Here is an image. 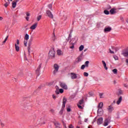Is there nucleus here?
I'll list each match as a JSON object with an SVG mask.
<instances>
[{
  "label": "nucleus",
  "instance_id": "obj_6",
  "mask_svg": "<svg viewBox=\"0 0 128 128\" xmlns=\"http://www.w3.org/2000/svg\"><path fill=\"white\" fill-rule=\"evenodd\" d=\"M54 70H55L53 74H56L58 72V68H60V66L57 64H54Z\"/></svg>",
  "mask_w": 128,
  "mask_h": 128
},
{
  "label": "nucleus",
  "instance_id": "obj_29",
  "mask_svg": "<svg viewBox=\"0 0 128 128\" xmlns=\"http://www.w3.org/2000/svg\"><path fill=\"white\" fill-rule=\"evenodd\" d=\"M117 94H118V96H120L121 94H122V90H118V92Z\"/></svg>",
  "mask_w": 128,
  "mask_h": 128
},
{
  "label": "nucleus",
  "instance_id": "obj_49",
  "mask_svg": "<svg viewBox=\"0 0 128 128\" xmlns=\"http://www.w3.org/2000/svg\"><path fill=\"white\" fill-rule=\"evenodd\" d=\"M110 8H112V7L110 5L106 8V10H110Z\"/></svg>",
  "mask_w": 128,
  "mask_h": 128
},
{
  "label": "nucleus",
  "instance_id": "obj_62",
  "mask_svg": "<svg viewBox=\"0 0 128 128\" xmlns=\"http://www.w3.org/2000/svg\"><path fill=\"white\" fill-rule=\"evenodd\" d=\"M6 40H4V41L2 42L3 44H6Z\"/></svg>",
  "mask_w": 128,
  "mask_h": 128
},
{
  "label": "nucleus",
  "instance_id": "obj_5",
  "mask_svg": "<svg viewBox=\"0 0 128 128\" xmlns=\"http://www.w3.org/2000/svg\"><path fill=\"white\" fill-rule=\"evenodd\" d=\"M46 14L50 18H54V15L50 10H46Z\"/></svg>",
  "mask_w": 128,
  "mask_h": 128
},
{
  "label": "nucleus",
  "instance_id": "obj_32",
  "mask_svg": "<svg viewBox=\"0 0 128 128\" xmlns=\"http://www.w3.org/2000/svg\"><path fill=\"white\" fill-rule=\"evenodd\" d=\"M57 54H58V56H60L62 54V51L60 50H58Z\"/></svg>",
  "mask_w": 128,
  "mask_h": 128
},
{
  "label": "nucleus",
  "instance_id": "obj_39",
  "mask_svg": "<svg viewBox=\"0 0 128 128\" xmlns=\"http://www.w3.org/2000/svg\"><path fill=\"white\" fill-rule=\"evenodd\" d=\"M99 96H100V98H102V96H104V93H100Z\"/></svg>",
  "mask_w": 128,
  "mask_h": 128
},
{
  "label": "nucleus",
  "instance_id": "obj_19",
  "mask_svg": "<svg viewBox=\"0 0 128 128\" xmlns=\"http://www.w3.org/2000/svg\"><path fill=\"white\" fill-rule=\"evenodd\" d=\"M54 124L56 126V128H60V123L58 122H54Z\"/></svg>",
  "mask_w": 128,
  "mask_h": 128
},
{
  "label": "nucleus",
  "instance_id": "obj_56",
  "mask_svg": "<svg viewBox=\"0 0 128 128\" xmlns=\"http://www.w3.org/2000/svg\"><path fill=\"white\" fill-rule=\"evenodd\" d=\"M26 19L28 22V20H30V17L27 16L26 18Z\"/></svg>",
  "mask_w": 128,
  "mask_h": 128
},
{
  "label": "nucleus",
  "instance_id": "obj_11",
  "mask_svg": "<svg viewBox=\"0 0 128 128\" xmlns=\"http://www.w3.org/2000/svg\"><path fill=\"white\" fill-rule=\"evenodd\" d=\"M37 26H38V22H36L35 24H33L32 26L30 27V29L36 30Z\"/></svg>",
  "mask_w": 128,
  "mask_h": 128
},
{
  "label": "nucleus",
  "instance_id": "obj_47",
  "mask_svg": "<svg viewBox=\"0 0 128 128\" xmlns=\"http://www.w3.org/2000/svg\"><path fill=\"white\" fill-rule=\"evenodd\" d=\"M68 128H74V126H72V124H70L68 126Z\"/></svg>",
  "mask_w": 128,
  "mask_h": 128
},
{
  "label": "nucleus",
  "instance_id": "obj_3",
  "mask_svg": "<svg viewBox=\"0 0 128 128\" xmlns=\"http://www.w3.org/2000/svg\"><path fill=\"white\" fill-rule=\"evenodd\" d=\"M103 106L104 103H102V102H100L98 106V114L99 116H102V112L100 111V110H102V108Z\"/></svg>",
  "mask_w": 128,
  "mask_h": 128
},
{
  "label": "nucleus",
  "instance_id": "obj_41",
  "mask_svg": "<svg viewBox=\"0 0 128 128\" xmlns=\"http://www.w3.org/2000/svg\"><path fill=\"white\" fill-rule=\"evenodd\" d=\"M85 68H86V66L84 64H83L81 66V70H84Z\"/></svg>",
  "mask_w": 128,
  "mask_h": 128
},
{
  "label": "nucleus",
  "instance_id": "obj_4",
  "mask_svg": "<svg viewBox=\"0 0 128 128\" xmlns=\"http://www.w3.org/2000/svg\"><path fill=\"white\" fill-rule=\"evenodd\" d=\"M42 64H40L38 66L36 70V74L37 76H40V68H42Z\"/></svg>",
  "mask_w": 128,
  "mask_h": 128
},
{
  "label": "nucleus",
  "instance_id": "obj_7",
  "mask_svg": "<svg viewBox=\"0 0 128 128\" xmlns=\"http://www.w3.org/2000/svg\"><path fill=\"white\" fill-rule=\"evenodd\" d=\"M110 122V118H108L106 119L104 123V126H108V124Z\"/></svg>",
  "mask_w": 128,
  "mask_h": 128
},
{
  "label": "nucleus",
  "instance_id": "obj_1",
  "mask_svg": "<svg viewBox=\"0 0 128 128\" xmlns=\"http://www.w3.org/2000/svg\"><path fill=\"white\" fill-rule=\"evenodd\" d=\"M48 56L50 58H52V60L56 58V51H54V48H52L49 51Z\"/></svg>",
  "mask_w": 128,
  "mask_h": 128
},
{
  "label": "nucleus",
  "instance_id": "obj_36",
  "mask_svg": "<svg viewBox=\"0 0 128 128\" xmlns=\"http://www.w3.org/2000/svg\"><path fill=\"white\" fill-rule=\"evenodd\" d=\"M59 92H60V94H62L64 92V89L62 88H60L59 90Z\"/></svg>",
  "mask_w": 128,
  "mask_h": 128
},
{
  "label": "nucleus",
  "instance_id": "obj_57",
  "mask_svg": "<svg viewBox=\"0 0 128 128\" xmlns=\"http://www.w3.org/2000/svg\"><path fill=\"white\" fill-rule=\"evenodd\" d=\"M4 20V18L0 16V20Z\"/></svg>",
  "mask_w": 128,
  "mask_h": 128
},
{
  "label": "nucleus",
  "instance_id": "obj_48",
  "mask_svg": "<svg viewBox=\"0 0 128 128\" xmlns=\"http://www.w3.org/2000/svg\"><path fill=\"white\" fill-rule=\"evenodd\" d=\"M28 44V42L24 40V46H26V44Z\"/></svg>",
  "mask_w": 128,
  "mask_h": 128
},
{
  "label": "nucleus",
  "instance_id": "obj_60",
  "mask_svg": "<svg viewBox=\"0 0 128 128\" xmlns=\"http://www.w3.org/2000/svg\"><path fill=\"white\" fill-rule=\"evenodd\" d=\"M124 88H128V85L126 84H124Z\"/></svg>",
  "mask_w": 128,
  "mask_h": 128
},
{
  "label": "nucleus",
  "instance_id": "obj_52",
  "mask_svg": "<svg viewBox=\"0 0 128 128\" xmlns=\"http://www.w3.org/2000/svg\"><path fill=\"white\" fill-rule=\"evenodd\" d=\"M26 14L28 17L30 16V14L28 12H26Z\"/></svg>",
  "mask_w": 128,
  "mask_h": 128
},
{
  "label": "nucleus",
  "instance_id": "obj_37",
  "mask_svg": "<svg viewBox=\"0 0 128 128\" xmlns=\"http://www.w3.org/2000/svg\"><path fill=\"white\" fill-rule=\"evenodd\" d=\"M114 58L115 60H118V56H114Z\"/></svg>",
  "mask_w": 128,
  "mask_h": 128
},
{
  "label": "nucleus",
  "instance_id": "obj_9",
  "mask_svg": "<svg viewBox=\"0 0 128 128\" xmlns=\"http://www.w3.org/2000/svg\"><path fill=\"white\" fill-rule=\"evenodd\" d=\"M71 78L72 80H76V78H78V76L75 73L71 72L70 73Z\"/></svg>",
  "mask_w": 128,
  "mask_h": 128
},
{
  "label": "nucleus",
  "instance_id": "obj_28",
  "mask_svg": "<svg viewBox=\"0 0 128 128\" xmlns=\"http://www.w3.org/2000/svg\"><path fill=\"white\" fill-rule=\"evenodd\" d=\"M112 72L114 74H118V70L116 68H114L112 70Z\"/></svg>",
  "mask_w": 128,
  "mask_h": 128
},
{
  "label": "nucleus",
  "instance_id": "obj_2",
  "mask_svg": "<svg viewBox=\"0 0 128 128\" xmlns=\"http://www.w3.org/2000/svg\"><path fill=\"white\" fill-rule=\"evenodd\" d=\"M66 97H64L63 100H62V108L60 112H59V114L60 116H62V114H64V108H66Z\"/></svg>",
  "mask_w": 128,
  "mask_h": 128
},
{
  "label": "nucleus",
  "instance_id": "obj_46",
  "mask_svg": "<svg viewBox=\"0 0 128 128\" xmlns=\"http://www.w3.org/2000/svg\"><path fill=\"white\" fill-rule=\"evenodd\" d=\"M18 76H24V72H20L18 74Z\"/></svg>",
  "mask_w": 128,
  "mask_h": 128
},
{
  "label": "nucleus",
  "instance_id": "obj_58",
  "mask_svg": "<svg viewBox=\"0 0 128 128\" xmlns=\"http://www.w3.org/2000/svg\"><path fill=\"white\" fill-rule=\"evenodd\" d=\"M88 118H86V119L84 120L85 122H88Z\"/></svg>",
  "mask_w": 128,
  "mask_h": 128
},
{
  "label": "nucleus",
  "instance_id": "obj_30",
  "mask_svg": "<svg viewBox=\"0 0 128 128\" xmlns=\"http://www.w3.org/2000/svg\"><path fill=\"white\" fill-rule=\"evenodd\" d=\"M84 104V99H82L79 101L78 104Z\"/></svg>",
  "mask_w": 128,
  "mask_h": 128
},
{
  "label": "nucleus",
  "instance_id": "obj_35",
  "mask_svg": "<svg viewBox=\"0 0 128 128\" xmlns=\"http://www.w3.org/2000/svg\"><path fill=\"white\" fill-rule=\"evenodd\" d=\"M84 76H88V73L86 72H84Z\"/></svg>",
  "mask_w": 128,
  "mask_h": 128
},
{
  "label": "nucleus",
  "instance_id": "obj_45",
  "mask_svg": "<svg viewBox=\"0 0 128 128\" xmlns=\"http://www.w3.org/2000/svg\"><path fill=\"white\" fill-rule=\"evenodd\" d=\"M52 40L54 41L56 40V35L54 34V36L52 37Z\"/></svg>",
  "mask_w": 128,
  "mask_h": 128
},
{
  "label": "nucleus",
  "instance_id": "obj_14",
  "mask_svg": "<svg viewBox=\"0 0 128 128\" xmlns=\"http://www.w3.org/2000/svg\"><path fill=\"white\" fill-rule=\"evenodd\" d=\"M98 124H102V118H100L97 120Z\"/></svg>",
  "mask_w": 128,
  "mask_h": 128
},
{
  "label": "nucleus",
  "instance_id": "obj_15",
  "mask_svg": "<svg viewBox=\"0 0 128 128\" xmlns=\"http://www.w3.org/2000/svg\"><path fill=\"white\" fill-rule=\"evenodd\" d=\"M116 8H112L110 10V13L111 14H114L116 12Z\"/></svg>",
  "mask_w": 128,
  "mask_h": 128
},
{
  "label": "nucleus",
  "instance_id": "obj_18",
  "mask_svg": "<svg viewBox=\"0 0 128 128\" xmlns=\"http://www.w3.org/2000/svg\"><path fill=\"white\" fill-rule=\"evenodd\" d=\"M18 0H16L15 2L12 3V7L13 8H14L16 6V3L18 2Z\"/></svg>",
  "mask_w": 128,
  "mask_h": 128
},
{
  "label": "nucleus",
  "instance_id": "obj_59",
  "mask_svg": "<svg viewBox=\"0 0 128 128\" xmlns=\"http://www.w3.org/2000/svg\"><path fill=\"white\" fill-rule=\"evenodd\" d=\"M126 62L128 66V59H126Z\"/></svg>",
  "mask_w": 128,
  "mask_h": 128
},
{
  "label": "nucleus",
  "instance_id": "obj_34",
  "mask_svg": "<svg viewBox=\"0 0 128 128\" xmlns=\"http://www.w3.org/2000/svg\"><path fill=\"white\" fill-rule=\"evenodd\" d=\"M67 112H70L72 110L70 109V106H68V107L66 108Z\"/></svg>",
  "mask_w": 128,
  "mask_h": 128
},
{
  "label": "nucleus",
  "instance_id": "obj_27",
  "mask_svg": "<svg viewBox=\"0 0 128 128\" xmlns=\"http://www.w3.org/2000/svg\"><path fill=\"white\" fill-rule=\"evenodd\" d=\"M88 64H90V62L88 61H86L85 62V66H86V68H88Z\"/></svg>",
  "mask_w": 128,
  "mask_h": 128
},
{
  "label": "nucleus",
  "instance_id": "obj_42",
  "mask_svg": "<svg viewBox=\"0 0 128 128\" xmlns=\"http://www.w3.org/2000/svg\"><path fill=\"white\" fill-rule=\"evenodd\" d=\"M56 94H60V90H56Z\"/></svg>",
  "mask_w": 128,
  "mask_h": 128
},
{
  "label": "nucleus",
  "instance_id": "obj_22",
  "mask_svg": "<svg viewBox=\"0 0 128 128\" xmlns=\"http://www.w3.org/2000/svg\"><path fill=\"white\" fill-rule=\"evenodd\" d=\"M102 63L104 64V66L105 70H108V67L106 66V62L104 60H102Z\"/></svg>",
  "mask_w": 128,
  "mask_h": 128
},
{
  "label": "nucleus",
  "instance_id": "obj_20",
  "mask_svg": "<svg viewBox=\"0 0 128 128\" xmlns=\"http://www.w3.org/2000/svg\"><path fill=\"white\" fill-rule=\"evenodd\" d=\"M31 44H30V43L28 44V54H30V46H31Z\"/></svg>",
  "mask_w": 128,
  "mask_h": 128
},
{
  "label": "nucleus",
  "instance_id": "obj_16",
  "mask_svg": "<svg viewBox=\"0 0 128 128\" xmlns=\"http://www.w3.org/2000/svg\"><path fill=\"white\" fill-rule=\"evenodd\" d=\"M110 30H112V28L110 27L105 28L104 29V32H110Z\"/></svg>",
  "mask_w": 128,
  "mask_h": 128
},
{
  "label": "nucleus",
  "instance_id": "obj_63",
  "mask_svg": "<svg viewBox=\"0 0 128 128\" xmlns=\"http://www.w3.org/2000/svg\"><path fill=\"white\" fill-rule=\"evenodd\" d=\"M24 60H28V58H26V57H24Z\"/></svg>",
  "mask_w": 128,
  "mask_h": 128
},
{
  "label": "nucleus",
  "instance_id": "obj_38",
  "mask_svg": "<svg viewBox=\"0 0 128 128\" xmlns=\"http://www.w3.org/2000/svg\"><path fill=\"white\" fill-rule=\"evenodd\" d=\"M8 4H10V2H6L4 6L6 8H8Z\"/></svg>",
  "mask_w": 128,
  "mask_h": 128
},
{
  "label": "nucleus",
  "instance_id": "obj_54",
  "mask_svg": "<svg viewBox=\"0 0 128 128\" xmlns=\"http://www.w3.org/2000/svg\"><path fill=\"white\" fill-rule=\"evenodd\" d=\"M16 44H20V40H16Z\"/></svg>",
  "mask_w": 128,
  "mask_h": 128
},
{
  "label": "nucleus",
  "instance_id": "obj_64",
  "mask_svg": "<svg viewBox=\"0 0 128 128\" xmlns=\"http://www.w3.org/2000/svg\"><path fill=\"white\" fill-rule=\"evenodd\" d=\"M63 126H66V123H65V124H63Z\"/></svg>",
  "mask_w": 128,
  "mask_h": 128
},
{
  "label": "nucleus",
  "instance_id": "obj_10",
  "mask_svg": "<svg viewBox=\"0 0 128 128\" xmlns=\"http://www.w3.org/2000/svg\"><path fill=\"white\" fill-rule=\"evenodd\" d=\"M82 60V56H80L78 58L76 59L74 64H78Z\"/></svg>",
  "mask_w": 128,
  "mask_h": 128
},
{
  "label": "nucleus",
  "instance_id": "obj_51",
  "mask_svg": "<svg viewBox=\"0 0 128 128\" xmlns=\"http://www.w3.org/2000/svg\"><path fill=\"white\" fill-rule=\"evenodd\" d=\"M50 112L52 113V114H54V110L53 109H52L50 110Z\"/></svg>",
  "mask_w": 128,
  "mask_h": 128
},
{
  "label": "nucleus",
  "instance_id": "obj_23",
  "mask_svg": "<svg viewBox=\"0 0 128 128\" xmlns=\"http://www.w3.org/2000/svg\"><path fill=\"white\" fill-rule=\"evenodd\" d=\"M15 48L16 52H20V46L16 45V44H15Z\"/></svg>",
  "mask_w": 128,
  "mask_h": 128
},
{
  "label": "nucleus",
  "instance_id": "obj_26",
  "mask_svg": "<svg viewBox=\"0 0 128 128\" xmlns=\"http://www.w3.org/2000/svg\"><path fill=\"white\" fill-rule=\"evenodd\" d=\"M122 56H128V52H122Z\"/></svg>",
  "mask_w": 128,
  "mask_h": 128
},
{
  "label": "nucleus",
  "instance_id": "obj_12",
  "mask_svg": "<svg viewBox=\"0 0 128 128\" xmlns=\"http://www.w3.org/2000/svg\"><path fill=\"white\" fill-rule=\"evenodd\" d=\"M76 42H72L70 43V48H71L72 50H74V44H76Z\"/></svg>",
  "mask_w": 128,
  "mask_h": 128
},
{
  "label": "nucleus",
  "instance_id": "obj_53",
  "mask_svg": "<svg viewBox=\"0 0 128 128\" xmlns=\"http://www.w3.org/2000/svg\"><path fill=\"white\" fill-rule=\"evenodd\" d=\"M52 96V98L54 99V100H56V96L54 95V94H53Z\"/></svg>",
  "mask_w": 128,
  "mask_h": 128
},
{
  "label": "nucleus",
  "instance_id": "obj_40",
  "mask_svg": "<svg viewBox=\"0 0 128 128\" xmlns=\"http://www.w3.org/2000/svg\"><path fill=\"white\" fill-rule=\"evenodd\" d=\"M78 108H80V110H82V106H80V104H78Z\"/></svg>",
  "mask_w": 128,
  "mask_h": 128
},
{
  "label": "nucleus",
  "instance_id": "obj_25",
  "mask_svg": "<svg viewBox=\"0 0 128 128\" xmlns=\"http://www.w3.org/2000/svg\"><path fill=\"white\" fill-rule=\"evenodd\" d=\"M84 48V46L83 45H81L80 46V47L79 48V50L80 52H82V50Z\"/></svg>",
  "mask_w": 128,
  "mask_h": 128
},
{
  "label": "nucleus",
  "instance_id": "obj_43",
  "mask_svg": "<svg viewBox=\"0 0 128 128\" xmlns=\"http://www.w3.org/2000/svg\"><path fill=\"white\" fill-rule=\"evenodd\" d=\"M70 34H72V32ZM69 34L68 39L67 40V42H68V40H70V38H72V34Z\"/></svg>",
  "mask_w": 128,
  "mask_h": 128
},
{
  "label": "nucleus",
  "instance_id": "obj_61",
  "mask_svg": "<svg viewBox=\"0 0 128 128\" xmlns=\"http://www.w3.org/2000/svg\"><path fill=\"white\" fill-rule=\"evenodd\" d=\"M112 50H116V48L114 46H112Z\"/></svg>",
  "mask_w": 128,
  "mask_h": 128
},
{
  "label": "nucleus",
  "instance_id": "obj_17",
  "mask_svg": "<svg viewBox=\"0 0 128 128\" xmlns=\"http://www.w3.org/2000/svg\"><path fill=\"white\" fill-rule=\"evenodd\" d=\"M122 97L120 96L119 98L118 99V101L116 102L117 104H120V102H122Z\"/></svg>",
  "mask_w": 128,
  "mask_h": 128
},
{
  "label": "nucleus",
  "instance_id": "obj_21",
  "mask_svg": "<svg viewBox=\"0 0 128 128\" xmlns=\"http://www.w3.org/2000/svg\"><path fill=\"white\" fill-rule=\"evenodd\" d=\"M28 38H30V36L28 34H26L24 36V40H28Z\"/></svg>",
  "mask_w": 128,
  "mask_h": 128
},
{
  "label": "nucleus",
  "instance_id": "obj_8",
  "mask_svg": "<svg viewBox=\"0 0 128 128\" xmlns=\"http://www.w3.org/2000/svg\"><path fill=\"white\" fill-rule=\"evenodd\" d=\"M60 86L62 88H64V90H66L68 88V86H66V84L64 83L60 82Z\"/></svg>",
  "mask_w": 128,
  "mask_h": 128
},
{
  "label": "nucleus",
  "instance_id": "obj_44",
  "mask_svg": "<svg viewBox=\"0 0 128 128\" xmlns=\"http://www.w3.org/2000/svg\"><path fill=\"white\" fill-rule=\"evenodd\" d=\"M0 126H2V128H4V124L2 122H1Z\"/></svg>",
  "mask_w": 128,
  "mask_h": 128
},
{
  "label": "nucleus",
  "instance_id": "obj_31",
  "mask_svg": "<svg viewBox=\"0 0 128 128\" xmlns=\"http://www.w3.org/2000/svg\"><path fill=\"white\" fill-rule=\"evenodd\" d=\"M41 18H42V15H40V16H37V20H38V22H40V20Z\"/></svg>",
  "mask_w": 128,
  "mask_h": 128
},
{
  "label": "nucleus",
  "instance_id": "obj_33",
  "mask_svg": "<svg viewBox=\"0 0 128 128\" xmlns=\"http://www.w3.org/2000/svg\"><path fill=\"white\" fill-rule=\"evenodd\" d=\"M104 14H110V12L108 10H104Z\"/></svg>",
  "mask_w": 128,
  "mask_h": 128
},
{
  "label": "nucleus",
  "instance_id": "obj_13",
  "mask_svg": "<svg viewBox=\"0 0 128 128\" xmlns=\"http://www.w3.org/2000/svg\"><path fill=\"white\" fill-rule=\"evenodd\" d=\"M112 104L110 106H108V107L107 108L109 112H112L114 110V107H112Z\"/></svg>",
  "mask_w": 128,
  "mask_h": 128
},
{
  "label": "nucleus",
  "instance_id": "obj_50",
  "mask_svg": "<svg viewBox=\"0 0 128 128\" xmlns=\"http://www.w3.org/2000/svg\"><path fill=\"white\" fill-rule=\"evenodd\" d=\"M110 54H114V51H112V50L110 48L109 49Z\"/></svg>",
  "mask_w": 128,
  "mask_h": 128
},
{
  "label": "nucleus",
  "instance_id": "obj_24",
  "mask_svg": "<svg viewBox=\"0 0 128 128\" xmlns=\"http://www.w3.org/2000/svg\"><path fill=\"white\" fill-rule=\"evenodd\" d=\"M48 8L50 10H52V4H48Z\"/></svg>",
  "mask_w": 128,
  "mask_h": 128
},
{
  "label": "nucleus",
  "instance_id": "obj_55",
  "mask_svg": "<svg viewBox=\"0 0 128 128\" xmlns=\"http://www.w3.org/2000/svg\"><path fill=\"white\" fill-rule=\"evenodd\" d=\"M8 36H7L6 38L4 40L5 42H6V40H8Z\"/></svg>",
  "mask_w": 128,
  "mask_h": 128
}]
</instances>
